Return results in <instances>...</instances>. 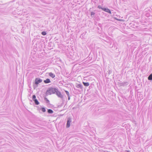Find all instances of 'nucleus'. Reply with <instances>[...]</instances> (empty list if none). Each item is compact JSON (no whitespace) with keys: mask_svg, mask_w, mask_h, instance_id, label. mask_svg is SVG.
I'll return each instance as SVG.
<instances>
[{"mask_svg":"<svg viewBox=\"0 0 152 152\" xmlns=\"http://www.w3.org/2000/svg\"><path fill=\"white\" fill-rule=\"evenodd\" d=\"M36 99V96L35 95H33V96H32V100H33Z\"/></svg>","mask_w":152,"mask_h":152,"instance_id":"obj_18","label":"nucleus"},{"mask_svg":"<svg viewBox=\"0 0 152 152\" xmlns=\"http://www.w3.org/2000/svg\"><path fill=\"white\" fill-rule=\"evenodd\" d=\"M95 15V12H91V15L92 16V17H93V16H94Z\"/></svg>","mask_w":152,"mask_h":152,"instance_id":"obj_15","label":"nucleus"},{"mask_svg":"<svg viewBox=\"0 0 152 152\" xmlns=\"http://www.w3.org/2000/svg\"><path fill=\"white\" fill-rule=\"evenodd\" d=\"M72 122L71 118H68L67 123L66 124V127L68 128L70 127V124L71 122Z\"/></svg>","mask_w":152,"mask_h":152,"instance_id":"obj_4","label":"nucleus"},{"mask_svg":"<svg viewBox=\"0 0 152 152\" xmlns=\"http://www.w3.org/2000/svg\"><path fill=\"white\" fill-rule=\"evenodd\" d=\"M49 76L51 77L52 78H54L55 76V75L52 72H50L49 73Z\"/></svg>","mask_w":152,"mask_h":152,"instance_id":"obj_9","label":"nucleus"},{"mask_svg":"<svg viewBox=\"0 0 152 152\" xmlns=\"http://www.w3.org/2000/svg\"><path fill=\"white\" fill-rule=\"evenodd\" d=\"M128 84V82H124L122 83H120L119 84V86H127Z\"/></svg>","mask_w":152,"mask_h":152,"instance_id":"obj_5","label":"nucleus"},{"mask_svg":"<svg viewBox=\"0 0 152 152\" xmlns=\"http://www.w3.org/2000/svg\"><path fill=\"white\" fill-rule=\"evenodd\" d=\"M98 8L99 9H103V8H102L101 7V6L100 5H99L98 6Z\"/></svg>","mask_w":152,"mask_h":152,"instance_id":"obj_21","label":"nucleus"},{"mask_svg":"<svg viewBox=\"0 0 152 152\" xmlns=\"http://www.w3.org/2000/svg\"><path fill=\"white\" fill-rule=\"evenodd\" d=\"M44 82L45 83H48L51 82L50 79L47 78L46 80L44 81Z\"/></svg>","mask_w":152,"mask_h":152,"instance_id":"obj_8","label":"nucleus"},{"mask_svg":"<svg viewBox=\"0 0 152 152\" xmlns=\"http://www.w3.org/2000/svg\"><path fill=\"white\" fill-rule=\"evenodd\" d=\"M41 110L43 112H45L46 111V110L45 107H42L41 108Z\"/></svg>","mask_w":152,"mask_h":152,"instance_id":"obj_16","label":"nucleus"},{"mask_svg":"<svg viewBox=\"0 0 152 152\" xmlns=\"http://www.w3.org/2000/svg\"><path fill=\"white\" fill-rule=\"evenodd\" d=\"M56 94L57 96L61 99L63 98V96L61 94V93L58 91V88L57 91L56 92Z\"/></svg>","mask_w":152,"mask_h":152,"instance_id":"obj_2","label":"nucleus"},{"mask_svg":"<svg viewBox=\"0 0 152 152\" xmlns=\"http://www.w3.org/2000/svg\"><path fill=\"white\" fill-rule=\"evenodd\" d=\"M48 112L49 114H52L53 113V111L51 109H48Z\"/></svg>","mask_w":152,"mask_h":152,"instance_id":"obj_12","label":"nucleus"},{"mask_svg":"<svg viewBox=\"0 0 152 152\" xmlns=\"http://www.w3.org/2000/svg\"><path fill=\"white\" fill-rule=\"evenodd\" d=\"M68 100H69L70 99V96H69H69H68Z\"/></svg>","mask_w":152,"mask_h":152,"instance_id":"obj_23","label":"nucleus"},{"mask_svg":"<svg viewBox=\"0 0 152 152\" xmlns=\"http://www.w3.org/2000/svg\"><path fill=\"white\" fill-rule=\"evenodd\" d=\"M102 10L104 11L107 13H108L110 14L111 13L110 10L109 9L107 8H103V9H102Z\"/></svg>","mask_w":152,"mask_h":152,"instance_id":"obj_6","label":"nucleus"},{"mask_svg":"<svg viewBox=\"0 0 152 152\" xmlns=\"http://www.w3.org/2000/svg\"><path fill=\"white\" fill-rule=\"evenodd\" d=\"M33 101L34 102L35 104L36 105H39V102L37 99H35L33 100Z\"/></svg>","mask_w":152,"mask_h":152,"instance_id":"obj_11","label":"nucleus"},{"mask_svg":"<svg viewBox=\"0 0 152 152\" xmlns=\"http://www.w3.org/2000/svg\"><path fill=\"white\" fill-rule=\"evenodd\" d=\"M42 80L40 78H37L35 79V83L36 85H38L39 83L42 82Z\"/></svg>","mask_w":152,"mask_h":152,"instance_id":"obj_3","label":"nucleus"},{"mask_svg":"<svg viewBox=\"0 0 152 152\" xmlns=\"http://www.w3.org/2000/svg\"><path fill=\"white\" fill-rule=\"evenodd\" d=\"M148 79L149 80H152V74H151L148 77Z\"/></svg>","mask_w":152,"mask_h":152,"instance_id":"obj_13","label":"nucleus"},{"mask_svg":"<svg viewBox=\"0 0 152 152\" xmlns=\"http://www.w3.org/2000/svg\"><path fill=\"white\" fill-rule=\"evenodd\" d=\"M83 83L85 86H88L89 85V83L88 82H83Z\"/></svg>","mask_w":152,"mask_h":152,"instance_id":"obj_10","label":"nucleus"},{"mask_svg":"<svg viewBox=\"0 0 152 152\" xmlns=\"http://www.w3.org/2000/svg\"><path fill=\"white\" fill-rule=\"evenodd\" d=\"M65 92L66 93V94L67 95V96L69 95V93L68 91H65Z\"/></svg>","mask_w":152,"mask_h":152,"instance_id":"obj_20","label":"nucleus"},{"mask_svg":"<svg viewBox=\"0 0 152 152\" xmlns=\"http://www.w3.org/2000/svg\"><path fill=\"white\" fill-rule=\"evenodd\" d=\"M44 100L45 101H46V103H49V101L48 99L46 98V97H45L44 98Z\"/></svg>","mask_w":152,"mask_h":152,"instance_id":"obj_14","label":"nucleus"},{"mask_svg":"<svg viewBox=\"0 0 152 152\" xmlns=\"http://www.w3.org/2000/svg\"><path fill=\"white\" fill-rule=\"evenodd\" d=\"M76 87L77 88H80L81 89H82L83 88V85L80 84H77L76 85Z\"/></svg>","mask_w":152,"mask_h":152,"instance_id":"obj_7","label":"nucleus"},{"mask_svg":"<svg viewBox=\"0 0 152 152\" xmlns=\"http://www.w3.org/2000/svg\"><path fill=\"white\" fill-rule=\"evenodd\" d=\"M58 88L50 87L48 88L46 91V93L47 94L51 95L52 94L56 93V91H57Z\"/></svg>","mask_w":152,"mask_h":152,"instance_id":"obj_1","label":"nucleus"},{"mask_svg":"<svg viewBox=\"0 0 152 152\" xmlns=\"http://www.w3.org/2000/svg\"><path fill=\"white\" fill-rule=\"evenodd\" d=\"M41 34L44 36H45L46 34V32L44 31H42L41 33Z\"/></svg>","mask_w":152,"mask_h":152,"instance_id":"obj_17","label":"nucleus"},{"mask_svg":"<svg viewBox=\"0 0 152 152\" xmlns=\"http://www.w3.org/2000/svg\"><path fill=\"white\" fill-rule=\"evenodd\" d=\"M86 31H85L82 34H81V35L83 37V36H84V35L86 34Z\"/></svg>","mask_w":152,"mask_h":152,"instance_id":"obj_19","label":"nucleus"},{"mask_svg":"<svg viewBox=\"0 0 152 152\" xmlns=\"http://www.w3.org/2000/svg\"><path fill=\"white\" fill-rule=\"evenodd\" d=\"M124 152H130V151L128 150H125L124 151Z\"/></svg>","mask_w":152,"mask_h":152,"instance_id":"obj_22","label":"nucleus"}]
</instances>
